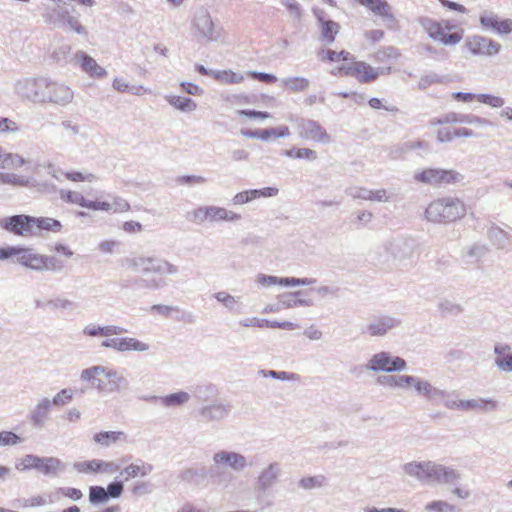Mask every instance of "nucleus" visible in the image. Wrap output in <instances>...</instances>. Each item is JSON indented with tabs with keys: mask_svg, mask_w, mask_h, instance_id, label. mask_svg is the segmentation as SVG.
Wrapping results in <instances>:
<instances>
[{
	"mask_svg": "<svg viewBox=\"0 0 512 512\" xmlns=\"http://www.w3.org/2000/svg\"><path fill=\"white\" fill-rule=\"evenodd\" d=\"M417 244L414 239L397 237L384 241L372 253L373 264L381 269L410 268L416 263Z\"/></svg>",
	"mask_w": 512,
	"mask_h": 512,
	"instance_id": "obj_1",
	"label": "nucleus"
},
{
	"mask_svg": "<svg viewBox=\"0 0 512 512\" xmlns=\"http://www.w3.org/2000/svg\"><path fill=\"white\" fill-rule=\"evenodd\" d=\"M402 470L421 485H454L461 479L458 470L431 460L407 462Z\"/></svg>",
	"mask_w": 512,
	"mask_h": 512,
	"instance_id": "obj_2",
	"label": "nucleus"
},
{
	"mask_svg": "<svg viewBox=\"0 0 512 512\" xmlns=\"http://www.w3.org/2000/svg\"><path fill=\"white\" fill-rule=\"evenodd\" d=\"M80 379L101 393L118 392L127 384L126 378L116 369L103 365L83 369Z\"/></svg>",
	"mask_w": 512,
	"mask_h": 512,
	"instance_id": "obj_3",
	"label": "nucleus"
},
{
	"mask_svg": "<svg viewBox=\"0 0 512 512\" xmlns=\"http://www.w3.org/2000/svg\"><path fill=\"white\" fill-rule=\"evenodd\" d=\"M466 214L463 201L455 197H443L432 201L425 210L427 221L447 224L461 219Z\"/></svg>",
	"mask_w": 512,
	"mask_h": 512,
	"instance_id": "obj_4",
	"label": "nucleus"
},
{
	"mask_svg": "<svg viewBox=\"0 0 512 512\" xmlns=\"http://www.w3.org/2000/svg\"><path fill=\"white\" fill-rule=\"evenodd\" d=\"M41 16L45 24L54 28L66 27L68 31L74 32L77 35L83 37L88 35L87 28L81 24L78 17L62 7L61 2L43 3Z\"/></svg>",
	"mask_w": 512,
	"mask_h": 512,
	"instance_id": "obj_5",
	"label": "nucleus"
},
{
	"mask_svg": "<svg viewBox=\"0 0 512 512\" xmlns=\"http://www.w3.org/2000/svg\"><path fill=\"white\" fill-rule=\"evenodd\" d=\"M15 262L34 271L58 272L62 270V263L54 256L36 253L31 248L18 247Z\"/></svg>",
	"mask_w": 512,
	"mask_h": 512,
	"instance_id": "obj_6",
	"label": "nucleus"
},
{
	"mask_svg": "<svg viewBox=\"0 0 512 512\" xmlns=\"http://www.w3.org/2000/svg\"><path fill=\"white\" fill-rule=\"evenodd\" d=\"M419 24L432 40L446 46H454L463 38V31L448 33V31L456 28V26L451 25L449 21H436L429 17H421Z\"/></svg>",
	"mask_w": 512,
	"mask_h": 512,
	"instance_id": "obj_7",
	"label": "nucleus"
},
{
	"mask_svg": "<svg viewBox=\"0 0 512 512\" xmlns=\"http://www.w3.org/2000/svg\"><path fill=\"white\" fill-rule=\"evenodd\" d=\"M46 78L43 76L19 78L13 84V92L22 101L43 104L44 92L47 86Z\"/></svg>",
	"mask_w": 512,
	"mask_h": 512,
	"instance_id": "obj_8",
	"label": "nucleus"
},
{
	"mask_svg": "<svg viewBox=\"0 0 512 512\" xmlns=\"http://www.w3.org/2000/svg\"><path fill=\"white\" fill-rule=\"evenodd\" d=\"M396 379V389L407 390L409 388H414L418 395L425 397L428 401L444 399L449 395L446 390L436 388L427 380L419 377L412 375H397Z\"/></svg>",
	"mask_w": 512,
	"mask_h": 512,
	"instance_id": "obj_9",
	"label": "nucleus"
},
{
	"mask_svg": "<svg viewBox=\"0 0 512 512\" xmlns=\"http://www.w3.org/2000/svg\"><path fill=\"white\" fill-rule=\"evenodd\" d=\"M191 33L196 39L209 42H217L221 38V30L216 27L206 8L195 12L191 21Z\"/></svg>",
	"mask_w": 512,
	"mask_h": 512,
	"instance_id": "obj_10",
	"label": "nucleus"
},
{
	"mask_svg": "<svg viewBox=\"0 0 512 512\" xmlns=\"http://www.w3.org/2000/svg\"><path fill=\"white\" fill-rule=\"evenodd\" d=\"M413 179L418 183L438 187L461 182L464 176L453 169L425 168L416 171Z\"/></svg>",
	"mask_w": 512,
	"mask_h": 512,
	"instance_id": "obj_11",
	"label": "nucleus"
},
{
	"mask_svg": "<svg viewBox=\"0 0 512 512\" xmlns=\"http://www.w3.org/2000/svg\"><path fill=\"white\" fill-rule=\"evenodd\" d=\"M406 368L407 363L403 358L395 356L387 351H380L373 354L365 364V369L373 373L401 372L406 370Z\"/></svg>",
	"mask_w": 512,
	"mask_h": 512,
	"instance_id": "obj_12",
	"label": "nucleus"
},
{
	"mask_svg": "<svg viewBox=\"0 0 512 512\" xmlns=\"http://www.w3.org/2000/svg\"><path fill=\"white\" fill-rule=\"evenodd\" d=\"M296 129L298 136L304 140H310L324 145L331 142V136L327 130L318 121L313 119H297Z\"/></svg>",
	"mask_w": 512,
	"mask_h": 512,
	"instance_id": "obj_13",
	"label": "nucleus"
},
{
	"mask_svg": "<svg viewBox=\"0 0 512 512\" xmlns=\"http://www.w3.org/2000/svg\"><path fill=\"white\" fill-rule=\"evenodd\" d=\"M43 104H54L65 107L72 103L74 91L64 83L46 78Z\"/></svg>",
	"mask_w": 512,
	"mask_h": 512,
	"instance_id": "obj_14",
	"label": "nucleus"
},
{
	"mask_svg": "<svg viewBox=\"0 0 512 512\" xmlns=\"http://www.w3.org/2000/svg\"><path fill=\"white\" fill-rule=\"evenodd\" d=\"M0 228L20 237H33L32 216L17 214L0 219Z\"/></svg>",
	"mask_w": 512,
	"mask_h": 512,
	"instance_id": "obj_15",
	"label": "nucleus"
},
{
	"mask_svg": "<svg viewBox=\"0 0 512 512\" xmlns=\"http://www.w3.org/2000/svg\"><path fill=\"white\" fill-rule=\"evenodd\" d=\"M282 476V467L278 462H271L261 468L255 479V491L264 494L272 490Z\"/></svg>",
	"mask_w": 512,
	"mask_h": 512,
	"instance_id": "obj_16",
	"label": "nucleus"
},
{
	"mask_svg": "<svg viewBox=\"0 0 512 512\" xmlns=\"http://www.w3.org/2000/svg\"><path fill=\"white\" fill-rule=\"evenodd\" d=\"M464 47L473 56H493L498 54L501 50L499 42L482 35L467 37Z\"/></svg>",
	"mask_w": 512,
	"mask_h": 512,
	"instance_id": "obj_17",
	"label": "nucleus"
},
{
	"mask_svg": "<svg viewBox=\"0 0 512 512\" xmlns=\"http://www.w3.org/2000/svg\"><path fill=\"white\" fill-rule=\"evenodd\" d=\"M479 22L483 31L492 32L500 36L512 33V19H500L498 14L491 10L481 12Z\"/></svg>",
	"mask_w": 512,
	"mask_h": 512,
	"instance_id": "obj_18",
	"label": "nucleus"
},
{
	"mask_svg": "<svg viewBox=\"0 0 512 512\" xmlns=\"http://www.w3.org/2000/svg\"><path fill=\"white\" fill-rule=\"evenodd\" d=\"M346 75L356 78L361 83H370L376 80L380 74L390 73L391 68H374L363 61H353L345 68Z\"/></svg>",
	"mask_w": 512,
	"mask_h": 512,
	"instance_id": "obj_19",
	"label": "nucleus"
},
{
	"mask_svg": "<svg viewBox=\"0 0 512 512\" xmlns=\"http://www.w3.org/2000/svg\"><path fill=\"white\" fill-rule=\"evenodd\" d=\"M400 325L401 321L398 318L382 315L370 319L363 332L371 337H383Z\"/></svg>",
	"mask_w": 512,
	"mask_h": 512,
	"instance_id": "obj_20",
	"label": "nucleus"
},
{
	"mask_svg": "<svg viewBox=\"0 0 512 512\" xmlns=\"http://www.w3.org/2000/svg\"><path fill=\"white\" fill-rule=\"evenodd\" d=\"M102 348L113 349L124 353L128 351L146 352L149 350V344L132 337L107 338L101 343Z\"/></svg>",
	"mask_w": 512,
	"mask_h": 512,
	"instance_id": "obj_21",
	"label": "nucleus"
},
{
	"mask_svg": "<svg viewBox=\"0 0 512 512\" xmlns=\"http://www.w3.org/2000/svg\"><path fill=\"white\" fill-rule=\"evenodd\" d=\"M232 410V405L228 402L215 401L202 406L198 413L204 422H219L226 419Z\"/></svg>",
	"mask_w": 512,
	"mask_h": 512,
	"instance_id": "obj_22",
	"label": "nucleus"
},
{
	"mask_svg": "<svg viewBox=\"0 0 512 512\" xmlns=\"http://www.w3.org/2000/svg\"><path fill=\"white\" fill-rule=\"evenodd\" d=\"M213 462L217 466H227L236 472H241L248 466L244 455L226 450L216 452L213 455Z\"/></svg>",
	"mask_w": 512,
	"mask_h": 512,
	"instance_id": "obj_23",
	"label": "nucleus"
},
{
	"mask_svg": "<svg viewBox=\"0 0 512 512\" xmlns=\"http://www.w3.org/2000/svg\"><path fill=\"white\" fill-rule=\"evenodd\" d=\"M52 405L50 398L42 397L38 399L36 404L30 409L28 419L33 427L42 429L49 420Z\"/></svg>",
	"mask_w": 512,
	"mask_h": 512,
	"instance_id": "obj_24",
	"label": "nucleus"
},
{
	"mask_svg": "<svg viewBox=\"0 0 512 512\" xmlns=\"http://www.w3.org/2000/svg\"><path fill=\"white\" fill-rule=\"evenodd\" d=\"M74 58L76 63L81 67L82 71L87 73L90 77L98 79L106 77V69L101 67L94 58L89 56L84 51L76 52Z\"/></svg>",
	"mask_w": 512,
	"mask_h": 512,
	"instance_id": "obj_25",
	"label": "nucleus"
},
{
	"mask_svg": "<svg viewBox=\"0 0 512 512\" xmlns=\"http://www.w3.org/2000/svg\"><path fill=\"white\" fill-rule=\"evenodd\" d=\"M462 411H493L498 407V401L492 398H474L469 400H459L457 405Z\"/></svg>",
	"mask_w": 512,
	"mask_h": 512,
	"instance_id": "obj_26",
	"label": "nucleus"
},
{
	"mask_svg": "<svg viewBox=\"0 0 512 512\" xmlns=\"http://www.w3.org/2000/svg\"><path fill=\"white\" fill-rule=\"evenodd\" d=\"M144 400L149 402L159 401L165 408L180 407L189 402L190 394L185 391H178L165 396L151 395L145 397Z\"/></svg>",
	"mask_w": 512,
	"mask_h": 512,
	"instance_id": "obj_27",
	"label": "nucleus"
},
{
	"mask_svg": "<svg viewBox=\"0 0 512 512\" xmlns=\"http://www.w3.org/2000/svg\"><path fill=\"white\" fill-rule=\"evenodd\" d=\"M149 261L145 267V274L155 273L161 276L176 275L179 271L178 266L172 264L166 259L157 257H148Z\"/></svg>",
	"mask_w": 512,
	"mask_h": 512,
	"instance_id": "obj_28",
	"label": "nucleus"
},
{
	"mask_svg": "<svg viewBox=\"0 0 512 512\" xmlns=\"http://www.w3.org/2000/svg\"><path fill=\"white\" fill-rule=\"evenodd\" d=\"M242 134L247 138L261 139L263 141H267L271 137L286 138V137L290 136V130L287 126H280L278 128H269V129H263V130L242 131Z\"/></svg>",
	"mask_w": 512,
	"mask_h": 512,
	"instance_id": "obj_29",
	"label": "nucleus"
},
{
	"mask_svg": "<svg viewBox=\"0 0 512 512\" xmlns=\"http://www.w3.org/2000/svg\"><path fill=\"white\" fill-rule=\"evenodd\" d=\"M445 121L451 122V124H470L477 127H487L492 125L491 121L486 118H482L473 114H462L456 112L447 113Z\"/></svg>",
	"mask_w": 512,
	"mask_h": 512,
	"instance_id": "obj_30",
	"label": "nucleus"
},
{
	"mask_svg": "<svg viewBox=\"0 0 512 512\" xmlns=\"http://www.w3.org/2000/svg\"><path fill=\"white\" fill-rule=\"evenodd\" d=\"M208 208V222L216 223L220 221L237 222L242 219L241 214L232 210H228L220 206H207Z\"/></svg>",
	"mask_w": 512,
	"mask_h": 512,
	"instance_id": "obj_31",
	"label": "nucleus"
},
{
	"mask_svg": "<svg viewBox=\"0 0 512 512\" xmlns=\"http://www.w3.org/2000/svg\"><path fill=\"white\" fill-rule=\"evenodd\" d=\"M125 332H126V329H124L120 326H116V325L100 326V325H96L93 323L86 325L82 330L83 335L90 336V337H100V336L109 337L112 335H120Z\"/></svg>",
	"mask_w": 512,
	"mask_h": 512,
	"instance_id": "obj_32",
	"label": "nucleus"
},
{
	"mask_svg": "<svg viewBox=\"0 0 512 512\" xmlns=\"http://www.w3.org/2000/svg\"><path fill=\"white\" fill-rule=\"evenodd\" d=\"M66 469V465L56 457H41L37 470L48 477H57Z\"/></svg>",
	"mask_w": 512,
	"mask_h": 512,
	"instance_id": "obj_33",
	"label": "nucleus"
},
{
	"mask_svg": "<svg viewBox=\"0 0 512 512\" xmlns=\"http://www.w3.org/2000/svg\"><path fill=\"white\" fill-rule=\"evenodd\" d=\"M33 236H39L41 231L59 233L62 230V224L57 219L51 217L32 216Z\"/></svg>",
	"mask_w": 512,
	"mask_h": 512,
	"instance_id": "obj_34",
	"label": "nucleus"
},
{
	"mask_svg": "<svg viewBox=\"0 0 512 512\" xmlns=\"http://www.w3.org/2000/svg\"><path fill=\"white\" fill-rule=\"evenodd\" d=\"M360 5L366 7L375 15L381 16L388 20H394L391 13V7L385 0H356Z\"/></svg>",
	"mask_w": 512,
	"mask_h": 512,
	"instance_id": "obj_35",
	"label": "nucleus"
},
{
	"mask_svg": "<svg viewBox=\"0 0 512 512\" xmlns=\"http://www.w3.org/2000/svg\"><path fill=\"white\" fill-rule=\"evenodd\" d=\"M27 160L17 153L6 152L0 146V169L13 170L25 165Z\"/></svg>",
	"mask_w": 512,
	"mask_h": 512,
	"instance_id": "obj_36",
	"label": "nucleus"
},
{
	"mask_svg": "<svg viewBox=\"0 0 512 512\" xmlns=\"http://www.w3.org/2000/svg\"><path fill=\"white\" fill-rule=\"evenodd\" d=\"M93 440L103 447H109L119 441L126 442L127 435L122 431H102L95 434Z\"/></svg>",
	"mask_w": 512,
	"mask_h": 512,
	"instance_id": "obj_37",
	"label": "nucleus"
},
{
	"mask_svg": "<svg viewBox=\"0 0 512 512\" xmlns=\"http://www.w3.org/2000/svg\"><path fill=\"white\" fill-rule=\"evenodd\" d=\"M46 307L61 312H74L78 308V304L67 297L58 295L46 301Z\"/></svg>",
	"mask_w": 512,
	"mask_h": 512,
	"instance_id": "obj_38",
	"label": "nucleus"
},
{
	"mask_svg": "<svg viewBox=\"0 0 512 512\" xmlns=\"http://www.w3.org/2000/svg\"><path fill=\"white\" fill-rule=\"evenodd\" d=\"M164 99L175 109L181 112H192L196 110L197 104L194 100L177 95H166Z\"/></svg>",
	"mask_w": 512,
	"mask_h": 512,
	"instance_id": "obj_39",
	"label": "nucleus"
},
{
	"mask_svg": "<svg viewBox=\"0 0 512 512\" xmlns=\"http://www.w3.org/2000/svg\"><path fill=\"white\" fill-rule=\"evenodd\" d=\"M149 259L145 256H128L120 260V266L128 271L138 272L140 269L145 274V267H147Z\"/></svg>",
	"mask_w": 512,
	"mask_h": 512,
	"instance_id": "obj_40",
	"label": "nucleus"
},
{
	"mask_svg": "<svg viewBox=\"0 0 512 512\" xmlns=\"http://www.w3.org/2000/svg\"><path fill=\"white\" fill-rule=\"evenodd\" d=\"M213 297L229 312L238 313L240 311V297L233 296L226 291L217 292Z\"/></svg>",
	"mask_w": 512,
	"mask_h": 512,
	"instance_id": "obj_41",
	"label": "nucleus"
},
{
	"mask_svg": "<svg viewBox=\"0 0 512 512\" xmlns=\"http://www.w3.org/2000/svg\"><path fill=\"white\" fill-rule=\"evenodd\" d=\"M31 179L16 173L0 172V185H11L13 187H28Z\"/></svg>",
	"mask_w": 512,
	"mask_h": 512,
	"instance_id": "obj_42",
	"label": "nucleus"
},
{
	"mask_svg": "<svg viewBox=\"0 0 512 512\" xmlns=\"http://www.w3.org/2000/svg\"><path fill=\"white\" fill-rule=\"evenodd\" d=\"M317 18L320 22L322 38L327 42V44H331L335 39V35L339 31V25L332 20H324L318 15Z\"/></svg>",
	"mask_w": 512,
	"mask_h": 512,
	"instance_id": "obj_43",
	"label": "nucleus"
},
{
	"mask_svg": "<svg viewBox=\"0 0 512 512\" xmlns=\"http://www.w3.org/2000/svg\"><path fill=\"white\" fill-rule=\"evenodd\" d=\"M281 84L284 88L296 93L305 91L310 81L304 77H287L281 80Z\"/></svg>",
	"mask_w": 512,
	"mask_h": 512,
	"instance_id": "obj_44",
	"label": "nucleus"
},
{
	"mask_svg": "<svg viewBox=\"0 0 512 512\" xmlns=\"http://www.w3.org/2000/svg\"><path fill=\"white\" fill-rule=\"evenodd\" d=\"M437 308L443 316H457L463 312V306L450 299H442Z\"/></svg>",
	"mask_w": 512,
	"mask_h": 512,
	"instance_id": "obj_45",
	"label": "nucleus"
},
{
	"mask_svg": "<svg viewBox=\"0 0 512 512\" xmlns=\"http://www.w3.org/2000/svg\"><path fill=\"white\" fill-rule=\"evenodd\" d=\"M300 292L287 293L281 296L280 304L285 308H291L295 306H311L312 301L309 299L296 298Z\"/></svg>",
	"mask_w": 512,
	"mask_h": 512,
	"instance_id": "obj_46",
	"label": "nucleus"
},
{
	"mask_svg": "<svg viewBox=\"0 0 512 512\" xmlns=\"http://www.w3.org/2000/svg\"><path fill=\"white\" fill-rule=\"evenodd\" d=\"M153 467L150 464L142 463L141 465L138 464H130L129 466L125 467L122 471V474L126 475V479L128 478H135L137 476H146L152 471Z\"/></svg>",
	"mask_w": 512,
	"mask_h": 512,
	"instance_id": "obj_47",
	"label": "nucleus"
},
{
	"mask_svg": "<svg viewBox=\"0 0 512 512\" xmlns=\"http://www.w3.org/2000/svg\"><path fill=\"white\" fill-rule=\"evenodd\" d=\"M400 56V52L393 46L382 47L376 51L373 55L375 62L384 63L391 59H397Z\"/></svg>",
	"mask_w": 512,
	"mask_h": 512,
	"instance_id": "obj_48",
	"label": "nucleus"
},
{
	"mask_svg": "<svg viewBox=\"0 0 512 512\" xmlns=\"http://www.w3.org/2000/svg\"><path fill=\"white\" fill-rule=\"evenodd\" d=\"M214 78L225 84H237L244 80V76L242 74L226 70L215 72Z\"/></svg>",
	"mask_w": 512,
	"mask_h": 512,
	"instance_id": "obj_49",
	"label": "nucleus"
},
{
	"mask_svg": "<svg viewBox=\"0 0 512 512\" xmlns=\"http://www.w3.org/2000/svg\"><path fill=\"white\" fill-rule=\"evenodd\" d=\"M325 480V477L322 475L304 477L299 481L298 485L304 490H311L322 487L325 484Z\"/></svg>",
	"mask_w": 512,
	"mask_h": 512,
	"instance_id": "obj_50",
	"label": "nucleus"
},
{
	"mask_svg": "<svg viewBox=\"0 0 512 512\" xmlns=\"http://www.w3.org/2000/svg\"><path fill=\"white\" fill-rule=\"evenodd\" d=\"M46 504V499L41 496H33L27 499H16L13 501V506L17 508H28V507H36L43 506Z\"/></svg>",
	"mask_w": 512,
	"mask_h": 512,
	"instance_id": "obj_51",
	"label": "nucleus"
},
{
	"mask_svg": "<svg viewBox=\"0 0 512 512\" xmlns=\"http://www.w3.org/2000/svg\"><path fill=\"white\" fill-rule=\"evenodd\" d=\"M455 506L443 500H434L424 506L426 512H453Z\"/></svg>",
	"mask_w": 512,
	"mask_h": 512,
	"instance_id": "obj_52",
	"label": "nucleus"
},
{
	"mask_svg": "<svg viewBox=\"0 0 512 512\" xmlns=\"http://www.w3.org/2000/svg\"><path fill=\"white\" fill-rule=\"evenodd\" d=\"M109 499L108 493L101 486H91L89 489V501L92 504L105 503Z\"/></svg>",
	"mask_w": 512,
	"mask_h": 512,
	"instance_id": "obj_53",
	"label": "nucleus"
},
{
	"mask_svg": "<svg viewBox=\"0 0 512 512\" xmlns=\"http://www.w3.org/2000/svg\"><path fill=\"white\" fill-rule=\"evenodd\" d=\"M188 219L197 225H202L203 223L208 222L207 206H199V207L193 209L188 214Z\"/></svg>",
	"mask_w": 512,
	"mask_h": 512,
	"instance_id": "obj_54",
	"label": "nucleus"
},
{
	"mask_svg": "<svg viewBox=\"0 0 512 512\" xmlns=\"http://www.w3.org/2000/svg\"><path fill=\"white\" fill-rule=\"evenodd\" d=\"M40 461L41 457L32 454H27L21 459V462L16 465V469L22 471L31 469L37 470Z\"/></svg>",
	"mask_w": 512,
	"mask_h": 512,
	"instance_id": "obj_55",
	"label": "nucleus"
},
{
	"mask_svg": "<svg viewBox=\"0 0 512 512\" xmlns=\"http://www.w3.org/2000/svg\"><path fill=\"white\" fill-rule=\"evenodd\" d=\"M280 3L287 9L290 17L295 21H300L302 18V10L296 0H280Z\"/></svg>",
	"mask_w": 512,
	"mask_h": 512,
	"instance_id": "obj_56",
	"label": "nucleus"
},
{
	"mask_svg": "<svg viewBox=\"0 0 512 512\" xmlns=\"http://www.w3.org/2000/svg\"><path fill=\"white\" fill-rule=\"evenodd\" d=\"M476 100L492 108H500L505 104V100L502 97L491 94H477Z\"/></svg>",
	"mask_w": 512,
	"mask_h": 512,
	"instance_id": "obj_57",
	"label": "nucleus"
},
{
	"mask_svg": "<svg viewBox=\"0 0 512 512\" xmlns=\"http://www.w3.org/2000/svg\"><path fill=\"white\" fill-rule=\"evenodd\" d=\"M258 373L263 377H271L281 381H291L296 379V374L285 371L260 370Z\"/></svg>",
	"mask_w": 512,
	"mask_h": 512,
	"instance_id": "obj_58",
	"label": "nucleus"
},
{
	"mask_svg": "<svg viewBox=\"0 0 512 512\" xmlns=\"http://www.w3.org/2000/svg\"><path fill=\"white\" fill-rule=\"evenodd\" d=\"M74 393L73 390L64 388L60 390L53 399H50L51 405L55 406H63L70 402L73 399Z\"/></svg>",
	"mask_w": 512,
	"mask_h": 512,
	"instance_id": "obj_59",
	"label": "nucleus"
},
{
	"mask_svg": "<svg viewBox=\"0 0 512 512\" xmlns=\"http://www.w3.org/2000/svg\"><path fill=\"white\" fill-rule=\"evenodd\" d=\"M99 460L93 459L91 461L75 462L73 467L81 473H98Z\"/></svg>",
	"mask_w": 512,
	"mask_h": 512,
	"instance_id": "obj_60",
	"label": "nucleus"
},
{
	"mask_svg": "<svg viewBox=\"0 0 512 512\" xmlns=\"http://www.w3.org/2000/svg\"><path fill=\"white\" fill-rule=\"evenodd\" d=\"M23 439L12 431L0 432V446H15L22 443Z\"/></svg>",
	"mask_w": 512,
	"mask_h": 512,
	"instance_id": "obj_61",
	"label": "nucleus"
},
{
	"mask_svg": "<svg viewBox=\"0 0 512 512\" xmlns=\"http://www.w3.org/2000/svg\"><path fill=\"white\" fill-rule=\"evenodd\" d=\"M205 468H188L182 471L181 478L187 482H197L205 476Z\"/></svg>",
	"mask_w": 512,
	"mask_h": 512,
	"instance_id": "obj_62",
	"label": "nucleus"
},
{
	"mask_svg": "<svg viewBox=\"0 0 512 512\" xmlns=\"http://www.w3.org/2000/svg\"><path fill=\"white\" fill-rule=\"evenodd\" d=\"M71 46L69 44H62L54 49L52 52V58L56 62H67L71 54Z\"/></svg>",
	"mask_w": 512,
	"mask_h": 512,
	"instance_id": "obj_63",
	"label": "nucleus"
},
{
	"mask_svg": "<svg viewBox=\"0 0 512 512\" xmlns=\"http://www.w3.org/2000/svg\"><path fill=\"white\" fill-rule=\"evenodd\" d=\"M20 131L19 125L6 117H0V134H15Z\"/></svg>",
	"mask_w": 512,
	"mask_h": 512,
	"instance_id": "obj_64",
	"label": "nucleus"
}]
</instances>
